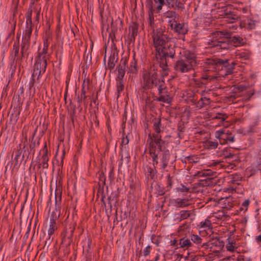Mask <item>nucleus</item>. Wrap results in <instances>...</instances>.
Here are the masks:
<instances>
[{"instance_id":"obj_1","label":"nucleus","mask_w":261,"mask_h":261,"mask_svg":"<svg viewBox=\"0 0 261 261\" xmlns=\"http://www.w3.org/2000/svg\"><path fill=\"white\" fill-rule=\"evenodd\" d=\"M152 37L153 45L157 53L156 55H158L159 58L162 60L163 64H161V67L165 71L167 68L166 58L167 57L173 58L174 51L169 43L167 36L164 34L162 29L153 30Z\"/></svg>"},{"instance_id":"obj_2","label":"nucleus","mask_w":261,"mask_h":261,"mask_svg":"<svg viewBox=\"0 0 261 261\" xmlns=\"http://www.w3.org/2000/svg\"><path fill=\"white\" fill-rule=\"evenodd\" d=\"M229 60H222L217 58L213 57L212 58H207L204 60V63L206 65V71H216L217 70L225 71L223 74L222 73H219L218 76L214 74H211L210 73H205L203 75L202 79L207 80V81H213L215 80L219 81L221 80L222 77H224L232 73V69L235 63L233 62L230 64Z\"/></svg>"},{"instance_id":"obj_3","label":"nucleus","mask_w":261,"mask_h":261,"mask_svg":"<svg viewBox=\"0 0 261 261\" xmlns=\"http://www.w3.org/2000/svg\"><path fill=\"white\" fill-rule=\"evenodd\" d=\"M231 33L226 31H217L214 33L213 38L208 42L210 47H216L217 49H228L230 44L237 47L244 44L243 39L239 36L230 37Z\"/></svg>"},{"instance_id":"obj_4","label":"nucleus","mask_w":261,"mask_h":261,"mask_svg":"<svg viewBox=\"0 0 261 261\" xmlns=\"http://www.w3.org/2000/svg\"><path fill=\"white\" fill-rule=\"evenodd\" d=\"M143 79L145 88L149 89L156 87L160 94L165 88L164 81L158 78V70L155 66L144 71Z\"/></svg>"},{"instance_id":"obj_5","label":"nucleus","mask_w":261,"mask_h":261,"mask_svg":"<svg viewBox=\"0 0 261 261\" xmlns=\"http://www.w3.org/2000/svg\"><path fill=\"white\" fill-rule=\"evenodd\" d=\"M196 66L195 55L190 51H186L184 56L176 62L174 68L177 72L184 73L194 70Z\"/></svg>"},{"instance_id":"obj_6","label":"nucleus","mask_w":261,"mask_h":261,"mask_svg":"<svg viewBox=\"0 0 261 261\" xmlns=\"http://www.w3.org/2000/svg\"><path fill=\"white\" fill-rule=\"evenodd\" d=\"M162 144H161L160 149H159L158 146L154 145L153 148L154 149V151L151 152L149 148V152L151 155L153 164L154 167H155V165H157L159 163L158 161V158H161V168L164 169L168 165L170 158V153L168 150L165 151H162Z\"/></svg>"},{"instance_id":"obj_7","label":"nucleus","mask_w":261,"mask_h":261,"mask_svg":"<svg viewBox=\"0 0 261 261\" xmlns=\"http://www.w3.org/2000/svg\"><path fill=\"white\" fill-rule=\"evenodd\" d=\"M33 10L27 12V21H26V29L24 34L22 37V43L21 44V53L22 56H23L25 52L28 49L30 46V40L32 33V15Z\"/></svg>"},{"instance_id":"obj_8","label":"nucleus","mask_w":261,"mask_h":261,"mask_svg":"<svg viewBox=\"0 0 261 261\" xmlns=\"http://www.w3.org/2000/svg\"><path fill=\"white\" fill-rule=\"evenodd\" d=\"M49 57V54L48 52L41 51L39 53L32 74L34 80L36 76H37V78H38L41 73H44L45 71L47 66V60Z\"/></svg>"},{"instance_id":"obj_9","label":"nucleus","mask_w":261,"mask_h":261,"mask_svg":"<svg viewBox=\"0 0 261 261\" xmlns=\"http://www.w3.org/2000/svg\"><path fill=\"white\" fill-rule=\"evenodd\" d=\"M161 125V120H158L153 124V128L155 132V134L148 135V142H149V148L151 151H154L153 148L154 145L158 146L159 149L161 147V144H163L164 142L161 139V136L160 135L161 132L160 127Z\"/></svg>"},{"instance_id":"obj_10","label":"nucleus","mask_w":261,"mask_h":261,"mask_svg":"<svg viewBox=\"0 0 261 261\" xmlns=\"http://www.w3.org/2000/svg\"><path fill=\"white\" fill-rule=\"evenodd\" d=\"M216 137L218 138L221 144H224L227 142H233L234 136L229 132L225 133L224 130H221L216 132Z\"/></svg>"},{"instance_id":"obj_11","label":"nucleus","mask_w":261,"mask_h":261,"mask_svg":"<svg viewBox=\"0 0 261 261\" xmlns=\"http://www.w3.org/2000/svg\"><path fill=\"white\" fill-rule=\"evenodd\" d=\"M172 203L175 206L179 208H183L190 205V199L189 198H177L173 199Z\"/></svg>"},{"instance_id":"obj_12","label":"nucleus","mask_w":261,"mask_h":261,"mask_svg":"<svg viewBox=\"0 0 261 261\" xmlns=\"http://www.w3.org/2000/svg\"><path fill=\"white\" fill-rule=\"evenodd\" d=\"M42 151L43 152V154L41 158L42 163L39 165V167H40V166H42L43 168L46 169L48 167V156L46 144H45L43 148L42 149Z\"/></svg>"},{"instance_id":"obj_13","label":"nucleus","mask_w":261,"mask_h":261,"mask_svg":"<svg viewBox=\"0 0 261 261\" xmlns=\"http://www.w3.org/2000/svg\"><path fill=\"white\" fill-rule=\"evenodd\" d=\"M126 64V60H121L120 61L119 65L117 67L118 75V79L119 80H122L125 72V67Z\"/></svg>"},{"instance_id":"obj_14","label":"nucleus","mask_w":261,"mask_h":261,"mask_svg":"<svg viewBox=\"0 0 261 261\" xmlns=\"http://www.w3.org/2000/svg\"><path fill=\"white\" fill-rule=\"evenodd\" d=\"M232 198L230 197L222 198L219 200V203L223 204V208L230 210L233 206L231 203Z\"/></svg>"},{"instance_id":"obj_15","label":"nucleus","mask_w":261,"mask_h":261,"mask_svg":"<svg viewBox=\"0 0 261 261\" xmlns=\"http://www.w3.org/2000/svg\"><path fill=\"white\" fill-rule=\"evenodd\" d=\"M59 215H56L55 217L53 216V218H50V225L48 230V233L49 236L53 234L55 230L57 229L56 220L58 218Z\"/></svg>"},{"instance_id":"obj_16","label":"nucleus","mask_w":261,"mask_h":261,"mask_svg":"<svg viewBox=\"0 0 261 261\" xmlns=\"http://www.w3.org/2000/svg\"><path fill=\"white\" fill-rule=\"evenodd\" d=\"M170 27L172 30L178 34H185L186 31L184 28V25L181 23H177L175 22V23H172Z\"/></svg>"},{"instance_id":"obj_17","label":"nucleus","mask_w":261,"mask_h":261,"mask_svg":"<svg viewBox=\"0 0 261 261\" xmlns=\"http://www.w3.org/2000/svg\"><path fill=\"white\" fill-rule=\"evenodd\" d=\"M240 26L241 27H246L248 29H253L255 27V22L252 20H244L241 22Z\"/></svg>"},{"instance_id":"obj_18","label":"nucleus","mask_w":261,"mask_h":261,"mask_svg":"<svg viewBox=\"0 0 261 261\" xmlns=\"http://www.w3.org/2000/svg\"><path fill=\"white\" fill-rule=\"evenodd\" d=\"M179 247L184 249H187L191 246L192 243L191 241L188 239L182 238L179 240V243L177 244Z\"/></svg>"},{"instance_id":"obj_19","label":"nucleus","mask_w":261,"mask_h":261,"mask_svg":"<svg viewBox=\"0 0 261 261\" xmlns=\"http://www.w3.org/2000/svg\"><path fill=\"white\" fill-rule=\"evenodd\" d=\"M19 50V43L15 42L13 46V50L11 54V59L15 60L17 56Z\"/></svg>"},{"instance_id":"obj_20","label":"nucleus","mask_w":261,"mask_h":261,"mask_svg":"<svg viewBox=\"0 0 261 261\" xmlns=\"http://www.w3.org/2000/svg\"><path fill=\"white\" fill-rule=\"evenodd\" d=\"M137 71V61L135 59H133L129 64L128 73L136 74Z\"/></svg>"},{"instance_id":"obj_21","label":"nucleus","mask_w":261,"mask_h":261,"mask_svg":"<svg viewBox=\"0 0 261 261\" xmlns=\"http://www.w3.org/2000/svg\"><path fill=\"white\" fill-rule=\"evenodd\" d=\"M31 9L33 10V12H34L36 13V20L38 21L39 17H40V10L41 9V8L39 6H35L34 4H32V5L31 6L30 9H29L28 12L31 10Z\"/></svg>"},{"instance_id":"obj_22","label":"nucleus","mask_w":261,"mask_h":261,"mask_svg":"<svg viewBox=\"0 0 261 261\" xmlns=\"http://www.w3.org/2000/svg\"><path fill=\"white\" fill-rule=\"evenodd\" d=\"M210 103V99L206 97H201L197 103V107L200 108L203 107L205 105H208Z\"/></svg>"},{"instance_id":"obj_23","label":"nucleus","mask_w":261,"mask_h":261,"mask_svg":"<svg viewBox=\"0 0 261 261\" xmlns=\"http://www.w3.org/2000/svg\"><path fill=\"white\" fill-rule=\"evenodd\" d=\"M192 211L182 210L179 212L180 220H185L190 217L193 214Z\"/></svg>"},{"instance_id":"obj_24","label":"nucleus","mask_w":261,"mask_h":261,"mask_svg":"<svg viewBox=\"0 0 261 261\" xmlns=\"http://www.w3.org/2000/svg\"><path fill=\"white\" fill-rule=\"evenodd\" d=\"M226 248L227 251L230 252H234L237 248V247L236 246V242H229L226 245Z\"/></svg>"},{"instance_id":"obj_25","label":"nucleus","mask_w":261,"mask_h":261,"mask_svg":"<svg viewBox=\"0 0 261 261\" xmlns=\"http://www.w3.org/2000/svg\"><path fill=\"white\" fill-rule=\"evenodd\" d=\"M228 116L225 114L217 113L216 116L212 117V119H220L221 121L223 122L227 118Z\"/></svg>"},{"instance_id":"obj_26","label":"nucleus","mask_w":261,"mask_h":261,"mask_svg":"<svg viewBox=\"0 0 261 261\" xmlns=\"http://www.w3.org/2000/svg\"><path fill=\"white\" fill-rule=\"evenodd\" d=\"M218 143L215 141H208L206 143L207 147L209 149H215L218 146Z\"/></svg>"},{"instance_id":"obj_27","label":"nucleus","mask_w":261,"mask_h":261,"mask_svg":"<svg viewBox=\"0 0 261 261\" xmlns=\"http://www.w3.org/2000/svg\"><path fill=\"white\" fill-rule=\"evenodd\" d=\"M21 152L20 150H18L15 152V155L13 159L12 160V162L14 163V166H17L18 163V159L20 158Z\"/></svg>"},{"instance_id":"obj_28","label":"nucleus","mask_w":261,"mask_h":261,"mask_svg":"<svg viewBox=\"0 0 261 261\" xmlns=\"http://www.w3.org/2000/svg\"><path fill=\"white\" fill-rule=\"evenodd\" d=\"M211 222L208 220H205L200 223L201 227L203 228L210 229L211 227Z\"/></svg>"},{"instance_id":"obj_29","label":"nucleus","mask_w":261,"mask_h":261,"mask_svg":"<svg viewBox=\"0 0 261 261\" xmlns=\"http://www.w3.org/2000/svg\"><path fill=\"white\" fill-rule=\"evenodd\" d=\"M191 240L194 243L200 244L201 243V239L197 235H192L191 236Z\"/></svg>"},{"instance_id":"obj_30","label":"nucleus","mask_w":261,"mask_h":261,"mask_svg":"<svg viewBox=\"0 0 261 261\" xmlns=\"http://www.w3.org/2000/svg\"><path fill=\"white\" fill-rule=\"evenodd\" d=\"M250 201L249 199L245 200L242 204V206L240 207L241 211H246L247 210V207L249 204Z\"/></svg>"},{"instance_id":"obj_31","label":"nucleus","mask_w":261,"mask_h":261,"mask_svg":"<svg viewBox=\"0 0 261 261\" xmlns=\"http://www.w3.org/2000/svg\"><path fill=\"white\" fill-rule=\"evenodd\" d=\"M117 61V55H116L115 53H112L109 57V62L116 63Z\"/></svg>"},{"instance_id":"obj_32","label":"nucleus","mask_w":261,"mask_h":261,"mask_svg":"<svg viewBox=\"0 0 261 261\" xmlns=\"http://www.w3.org/2000/svg\"><path fill=\"white\" fill-rule=\"evenodd\" d=\"M154 1L156 4H159L157 6V9L159 10H161L165 4V0H154Z\"/></svg>"},{"instance_id":"obj_33","label":"nucleus","mask_w":261,"mask_h":261,"mask_svg":"<svg viewBox=\"0 0 261 261\" xmlns=\"http://www.w3.org/2000/svg\"><path fill=\"white\" fill-rule=\"evenodd\" d=\"M159 100L161 101H163L166 103H169L171 101L170 98L169 97V96H160L159 97Z\"/></svg>"},{"instance_id":"obj_34","label":"nucleus","mask_w":261,"mask_h":261,"mask_svg":"<svg viewBox=\"0 0 261 261\" xmlns=\"http://www.w3.org/2000/svg\"><path fill=\"white\" fill-rule=\"evenodd\" d=\"M124 88V85L123 84L122 80H119L117 83V92L119 93L121 92Z\"/></svg>"},{"instance_id":"obj_35","label":"nucleus","mask_w":261,"mask_h":261,"mask_svg":"<svg viewBox=\"0 0 261 261\" xmlns=\"http://www.w3.org/2000/svg\"><path fill=\"white\" fill-rule=\"evenodd\" d=\"M138 32V26L136 24H134L132 26V33L133 36L137 35Z\"/></svg>"},{"instance_id":"obj_36","label":"nucleus","mask_w":261,"mask_h":261,"mask_svg":"<svg viewBox=\"0 0 261 261\" xmlns=\"http://www.w3.org/2000/svg\"><path fill=\"white\" fill-rule=\"evenodd\" d=\"M48 44L49 43L48 39L44 40L43 48L42 51H43L44 52H48Z\"/></svg>"},{"instance_id":"obj_37","label":"nucleus","mask_w":261,"mask_h":261,"mask_svg":"<svg viewBox=\"0 0 261 261\" xmlns=\"http://www.w3.org/2000/svg\"><path fill=\"white\" fill-rule=\"evenodd\" d=\"M189 190H190V189L186 187V186H181V187H179L178 188V191L180 192H186V193H188V192H189Z\"/></svg>"},{"instance_id":"obj_38","label":"nucleus","mask_w":261,"mask_h":261,"mask_svg":"<svg viewBox=\"0 0 261 261\" xmlns=\"http://www.w3.org/2000/svg\"><path fill=\"white\" fill-rule=\"evenodd\" d=\"M151 247L150 246H147L145 249L143 250V254L144 256L148 255L150 252Z\"/></svg>"},{"instance_id":"obj_39","label":"nucleus","mask_w":261,"mask_h":261,"mask_svg":"<svg viewBox=\"0 0 261 261\" xmlns=\"http://www.w3.org/2000/svg\"><path fill=\"white\" fill-rule=\"evenodd\" d=\"M147 172L148 176H150L151 178L153 177V169L151 167H147Z\"/></svg>"},{"instance_id":"obj_40","label":"nucleus","mask_w":261,"mask_h":261,"mask_svg":"<svg viewBox=\"0 0 261 261\" xmlns=\"http://www.w3.org/2000/svg\"><path fill=\"white\" fill-rule=\"evenodd\" d=\"M240 58L244 59L245 60L248 59L249 58V57L248 56V55L247 54L245 53H241L240 54Z\"/></svg>"},{"instance_id":"obj_41","label":"nucleus","mask_w":261,"mask_h":261,"mask_svg":"<svg viewBox=\"0 0 261 261\" xmlns=\"http://www.w3.org/2000/svg\"><path fill=\"white\" fill-rule=\"evenodd\" d=\"M129 140L127 138V136H126L125 138H123L122 140V143L123 144H127L128 143Z\"/></svg>"},{"instance_id":"obj_42","label":"nucleus","mask_w":261,"mask_h":261,"mask_svg":"<svg viewBox=\"0 0 261 261\" xmlns=\"http://www.w3.org/2000/svg\"><path fill=\"white\" fill-rule=\"evenodd\" d=\"M115 66V63L109 62H108V67L110 69H112L114 68Z\"/></svg>"},{"instance_id":"obj_43","label":"nucleus","mask_w":261,"mask_h":261,"mask_svg":"<svg viewBox=\"0 0 261 261\" xmlns=\"http://www.w3.org/2000/svg\"><path fill=\"white\" fill-rule=\"evenodd\" d=\"M186 159L190 162H196V161L193 160V157L188 156L186 158Z\"/></svg>"},{"instance_id":"obj_44","label":"nucleus","mask_w":261,"mask_h":261,"mask_svg":"<svg viewBox=\"0 0 261 261\" xmlns=\"http://www.w3.org/2000/svg\"><path fill=\"white\" fill-rule=\"evenodd\" d=\"M224 155L225 156V158H232V156H233V154H232V153H229L228 154H224Z\"/></svg>"},{"instance_id":"obj_45","label":"nucleus","mask_w":261,"mask_h":261,"mask_svg":"<svg viewBox=\"0 0 261 261\" xmlns=\"http://www.w3.org/2000/svg\"><path fill=\"white\" fill-rule=\"evenodd\" d=\"M229 18V19L228 21H229L231 23L233 22L237 19V18L234 17H232L231 18Z\"/></svg>"},{"instance_id":"obj_46","label":"nucleus","mask_w":261,"mask_h":261,"mask_svg":"<svg viewBox=\"0 0 261 261\" xmlns=\"http://www.w3.org/2000/svg\"><path fill=\"white\" fill-rule=\"evenodd\" d=\"M56 215H57V216H59V214H57V212L56 211H53L52 213H51V217L50 218H53V216L54 217H55L56 216Z\"/></svg>"},{"instance_id":"obj_47","label":"nucleus","mask_w":261,"mask_h":261,"mask_svg":"<svg viewBox=\"0 0 261 261\" xmlns=\"http://www.w3.org/2000/svg\"><path fill=\"white\" fill-rule=\"evenodd\" d=\"M86 96L85 95V91L83 89L82 90V94L81 95V98H83L84 99L86 98Z\"/></svg>"},{"instance_id":"obj_48","label":"nucleus","mask_w":261,"mask_h":261,"mask_svg":"<svg viewBox=\"0 0 261 261\" xmlns=\"http://www.w3.org/2000/svg\"><path fill=\"white\" fill-rule=\"evenodd\" d=\"M173 0H166V2L167 3V4L168 5H172V6H173V5L172 4V3L173 2Z\"/></svg>"},{"instance_id":"obj_49","label":"nucleus","mask_w":261,"mask_h":261,"mask_svg":"<svg viewBox=\"0 0 261 261\" xmlns=\"http://www.w3.org/2000/svg\"><path fill=\"white\" fill-rule=\"evenodd\" d=\"M256 240L258 242H261V235L257 236L256 238Z\"/></svg>"},{"instance_id":"obj_50","label":"nucleus","mask_w":261,"mask_h":261,"mask_svg":"<svg viewBox=\"0 0 261 261\" xmlns=\"http://www.w3.org/2000/svg\"><path fill=\"white\" fill-rule=\"evenodd\" d=\"M20 34H17V37H16V39H17V41H16L15 42H18L19 43V39H20Z\"/></svg>"},{"instance_id":"obj_51","label":"nucleus","mask_w":261,"mask_h":261,"mask_svg":"<svg viewBox=\"0 0 261 261\" xmlns=\"http://www.w3.org/2000/svg\"><path fill=\"white\" fill-rule=\"evenodd\" d=\"M234 167V166L233 165H232V164H230V165H228V166H227V167L228 168H230V169H232Z\"/></svg>"},{"instance_id":"obj_52","label":"nucleus","mask_w":261,"mask_h":261,"mask_svg":"<svg viewBox=\"0 0 261 261\" xmlns=\"http://www.w3.org/2000/svg\"><path fill=\"white\" fill-rule=\"evenodd\" d=\"M168 181L169 184H170L171 185V178H170V177L169 175L168 176Z\"/></svg>"},{"instance_id":"obj_53","label":"nucleus","mask_w":261,"mask_h":261,"mask_svg":"<svg viewBox=\"0 0 261 261\" xmlns=\"http://www.w3.org/2000/svg\"><path fill=\"white\" fill-rule=\"evenodd\" d=\"M230 28H232V29H236L237 28V26L236 25H232L231 27H229Z\"/></svg>"},{"instance_id":"obj_54","label":"nucleus","mask_w":261,"mask_h":261,"mask_svg":"<svg viewBox=\"0 0 261 261\" xmlns=\"http://www.w3.org/2000/svg\"><path fill=\"white\" fill-rule=\"evenodd\" d=\"M209 174H210V173L204 172V173H203L202 175H209Z\"/></svg>"},{"instance_id":"obj_55","label":"nucleus","mask_w":261,"mask_h":261,"mask_svg":"<svg viewBox=\"0 0 261 261\" xmlns=\"http://www.w3.org/2000/svg\"><path fill=\"white\" fill-rule=\"evenodd\" d=\"M191 261H196L195 258L194 257L193 259H192Z\"/></svg>"},{"instance_id":"obj_56","label":"nucleus","mask_w":261,"mask_h":261,"mask_svg":"<svg viewBox=\"0 0 261 261\" xmlns=\"http://www.w3.org/2000/svg\"><path fill=\"white\" fill-rule=\"evenodd\" d=\"M259 155L261 156V149L259 150Z\"/></svg>"},{"instance_id":"obj_57","label":"nucleus","mask_w":261,"mask_h":261,"mask_svg":"<svg viewBox=\"0 0 261 261\" xmlns=\"http://www.w3.org/2000/svg\"><path fill=\"white\" fill-rule=\"evenodd\" d=\"M178 129L181 132L182 131V129L180 128V127H178Z\"/></svg>"},{"instance_id":"obj_58","label":"nucleus","mask_w":261,"mask_h":261,"mask_svg":"<svg viewBox=\"0 0 261 261\" xmlns=\"http://www.w3.org/2000/svg\"><path fill=\"white\" fill-rule=\"evenodd\" d=\"M150 25H151V22H152V19L151 18V17H150Z\"/></svg>"},{"instance_id":"obj_59","label":"nucleus","mask_w":261,"mask_h":261,"mask_svg":"<svg viewBox=\"0 0 261 261\" xmlns=\"http://www.w3.org/2000/svg\"><path fill=\"white\" fill-rule=\"evenodd\" d=\"M85 85H86V82H85V81H84V83H83V85H85Z\"/></svg>"}]
</instances>
